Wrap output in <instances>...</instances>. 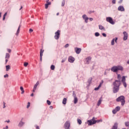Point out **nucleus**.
I'll return each mask as SVG.
<instances>
[{
  "mask_svg": "<svg viewBox=\"0 0 129 129\" xmlns=\"http://www.w3.org/2000/svg\"><path fill=\"white\" fill-rule=\"evenodd\" d=\"M48 6H49V5L47 4H45V9H48Z\"/></svg>",
  "mask_w": 129,
  "mask_h": 129,
  "instance_id": "09e8293b",
  "label": "nucleus"
},
{
  "mask_svg": "<svg viewBox=\"0 0 129 129\" xmlns=\"http://www.w3.org/2000/svg\"><path fill=\"white\" fill-rule=\"evenodd\" d=\"M122 70H123V68L121 66H115L112 67L111 69L112 72H114L115 73H116L117 71H122Z\"/></svg>",
  "mask_w": 129,
  "mask_h": 129,
  "instance_id": "f03ea898",
  "label": "nucleus"
},
{
  "mask_svg": "<svg viewBox=\"0 0 129 129\" xmlns=\"http://www.w3.org/2000/svg\"><path fill=\"white\" fill-rule=\"evenodd\" d=\"M50 69L51 70H55V66L51 65L50 67Z\"/></svg>",
  "mask_w": 129,
  "mask_h": 129,
  "instance_id": "cd10ccee",
  "label": "nucleus"
},
{
  "mask_svg": "<svg viewBox=\"0 0 129 129\" xmlns=\"http://www.w3.org/2000/svg\"><path fill=\"white\" fill-rule=\"evenodd\" d=\"M70 127V122L69 121H67L64 123V128L69 129Z\"/></svg>",
  "mask_w": 129,
  "mask_h": 129,
  "instance_id": "423d86ee",
  "label": "nucleus"
},
{
  "mask_svg": "<svg viewBox=\"0 0 129 129\" xmlns=\"http://www.w3.org/2000/svg\"><path fill=\"white\" fill-rule=\"evenodd\" d=\"M8 59H6V63H8Z\"/></svg>",
  "mask_w": 129,
  "mask_h": 129,
  "instance_id": "0e129e2a",
  "label": "nucleus"
},
{
  "mask_svg": "<svg viewBox=\"0 0 129 129\" xmlns=\"http://www.w3.org/2000/svg\"><path fill=\"white\" fill-rule=\"evenodd\" d=\"M89 20H90V21H93V18H90L89 19Z\"/></svg>",
  "mask_w": 129,
  "mask_h": 129,
  "instance_id": "bf43d9fd",
  "label": "nucleus"
},
{
  "mask_svg": "<svg viewBox=\"0 0 129 129\" xmlns=\"http://www.w3.org/2000/svg\"><path fill=\"white\" fill-rule=\"evenodd\" d=\"M7 78L9 77V75L6 74V75H5L4 76V78H7Z\"/></svg>",
  "mask_w": 129,
  "mask_h": 129,
  "instance_id": "8fccbe9b",
  "label": "nucleus"
},
{
  "mask_svg": "<svg viewBox=\"0 0 129 129\" xmlns=\"http://www.w3.org/2000/svg\"><path fill=\"white\" fill-rule=\"evenodd\" d=\"M68 47H69V44H67L65 45V48H68Z\"/></svg>",
  "mask_w": 129,
  "mask_h": 129,
  "instance_id": "603ef678",
  "label": "nucleus"
},
{
  "mask_svg": "<svg viewBox=\"0 0 129 129\" xmlns=\"http://www.w3.org/2000/svg\"><path fill=\"white\" fill-rule=\"evenodd\" d=\"M88 122L89 125H92L93 124V122L91 120H88Z\"/></svg>",
  "mask_w": 129,
  "mask_h": 129,
  "instance_id": "2eb2a0df",
  "label": "nucleus"
},
{
  "mask_svg": "<svg viewBox=\"0 0 129 129\" xmlns=\"http://www.w3.org/2000/svg\"><path fill=\"white\" fill-rule=\"evenodd\" d=\"M125 98L124 97V96H120L119 97H118L116 100L117 102H121V105L123 106V105H124V104L125 103Z\"/></svg>",
  "mask_w": 129,
  "mask_h": 129,
  "instance_id": "7ed1b4c3",
  "label": "nucleus"
},
{
  "mask_svg": "<svg viewBox=\"0 0 129 129\" xmlns=\"http://www.w3.org/2000/svg\"><path fill=\"white\" fill-rule=\"evenodd\" d=\"M120 77H121V76H120V75H117V79H120Z\"/></svg>",
  "mask_w": 129,
  "mask_h": 129,
  "instance_id": "de8ad7c7",
  "label": "nucleus"
},
{
  "mask_svg": "<svg viewBox=\"0 0 129 129\" xmlns=\"http://www.w3.org/2000/svg\"><path fill=\"white\" fill-rule=\"evenodd\" d=\"M102 36H103V37H106V34L102 33Z\"/></svg>",
  "mask_w": 129,
  "mask_h": 129,
  "instance_id": "6e6d98bb",
  "label": "nucleus"
},
{
  "mask_svg": "<svg viewBox=\"0 0 129 129\" xmlns=\"http://www.w3.org/2000/svg\"><path fill=\"white\" fill-rule=\"evenodd\" d=\"M32 32H33V29H29V33H32Z\"/></svg>",
  "mask_w": 129,
  "mask_h": 129,
  "instance_id": "4d7b16f0",
  "label": "nucleus"
},
{
  "mask_svg": "<svg viewBox=\"0 0 129 129\" xmlns=\"http://www.w3.org/2000/svg\"><path fill=\"white\" fill-rule=\"evenodd\" d=\"M50 108H51V109H52V108H53V106H50Z\"/></svg>",
  "mask_w": 129,
  "mask_h": 129,
  "instance_id": "338daca9",
  "label": "nucleus"
},
{
  "mask_svg": "<svg viewBox=\"0 0 129 129\" xmlns=\"http://www.w3.org/2000/svg\"><path fill=\"white\" fill-rule=\"evenodd\" d=\"M47 103L48 105H51V102L49 100H47Z\"/></svg>",
  "mask_w": 129,
  "mask_h": 129,
  "instance_id": "ea45409f",
  "label": "nucleus"
},
{
  "mask_svg": "<svg viewBox=\"0 0 129 129\" xmlns=\"http://www.w3.org/2000/svg\"><path fill=\"white\" fill-rule=\"evenodd\" d=\"M68 61L69 62H70V63H73L74 61H75V58L71 56L69 57Z\"/></svg>",
  "mask_w": 129,
  "mask_h": 129,
  "instance_id": "0eeeda50",
  "label": "nucleus"
},
{
  "mask_svg": "<svg viewBox=\"0 0 129 129\" xmlns=\"http://www.w3.org/2000/svg\"><path fill=\"white\" fill-rule=\"evenodd\" d=\"M99 30H103V31H105V28L101 25H99Z\"/></svg>",
  "mask_w": 129,
  "mask_h": 129,
  "instance_id": "ddd939ff",
  "label": "nucleus"
},
{
  "mask_svg": "<svg viewBox=\"0 0 129 129\" xmlns=\"http://www.w3.org/2000/svg\"><path fill=\"white\" fill-rule=\"evenodd\" d=\"M117 41V38L116 37V38H115V43H116Z\"/></svg>",
  "mask_w": 129,
  "mask_h": 129,
  "instance_id": "052dcab7",
  "label": "nucleus"
},
{
  "mask_svg": "<svg viewBox=\"0 0 129 129\" xmlns=\"http://www.w3.org/2000/svg\"><path fill=\"white\" fill-rule=\"evenodd\" d=\"M118 11H120L121 12H124V8H123V6H120L118 8Z\"/></svg>",
  "mask_w": 129,
  "mask_h": 129,
  "instance_id": "1a4fd4ad",
  "label": "nucleus"
},
{
  "mask_svg": "<svg viewBox=\"0 0 129 129\" xmlns=\"http://www.w3.org/2000/svg\"><path fill=\"white\" fill-rule=\"evenodd\" d=\"M21 30V25H19L18 29L17 31V32L16 33V36H19V34H20V31Z\"/></svg>",
  "mask_w": 129,
  "mask_h": 129,
  "instance_id": "f8f14e48",
  "label": "nucleus"
},
{
  "mask_svg": "<svg viewBox=\"0 0 129 129\" xmlns=\"http://www.w3.org/2000/svg\"><path fill=\"white\" fill-rule=\"evenodd\" d=\"M113 93H116L119 90V86H120V80H115L113 83Z\"/></svg>",
  "mask_w": 129,
  "mask_h": 129,
  "instance_id": "f257e3e1",
  "label": "nucleus"
},
{
  "mask_svg": "<svg viewBox=\"0 0 129 129\" xmlns=\"http://www.w3.org/2000/svg\"><path fill=\"white\" fill-rule=\"evenodd\" d=\"M8 15V13L6 12L3 16V21H5L6 20V17Z\"/></svg>",
  "mask_w": 129,
  "mask_h": 129,
  "instance_id": "a878e982",
  "label": "nucleus"
},
{
  "mask_svg": "<svg viewBox=\"0 0 129 129\" xmlns=\"http://www.w3.org/2000/svg\"><path fill=\"white\" fill-rule=\"evenodd\" d=\"M65 61H66V59H62L61 63H64V62H65Z\"/></svg>",
  "mask_w": 129,
  "mask_h": 129,
  "instance_id": "864d4df0",
  "label": "nucleus"
},
{
  "mask_svg": "<svg viewBox=\"0 0 129 129\" xmlns=\"http://www.w3.org/2000/svg\"><path fill=\"white\" fill-rule=\"evenodd\" d=\"M91 120H92V121H93V122L94 121H96V120H95V117H93L92 118V119Z\"/></svg>",
  "mask_w": 129,
  "mask_h": 129,
  "instance_id": "3c124183",
  "label": "nucleus"
},
{
  "mask_svg": "<svg viewBox=\"0 0 129 129\" xmlns=\"http://www.w3.org/2000/svg\"><path fill=\"white\" fill-rule=\"evenodd\" d=\"M30 102H28L27 104V108H29V107H30Z\"/></svg>",
  "mask_w": 129,
  "mask_h": 129,
  "instance_id": "a18cd8bd",
  "label": "nucleus"
},
{
  "mask_svg": "<svg viewBox=\"0 0 129 129\" xmlns=\"http://www.w3.org/2000/svg\"><path fill=\"white\" fill-rule=\"evenodd\" d=\"M31 96H34V93H32V94H31Z\"/></svg>",
  "mask_w": 129,
  "mask_h": 129,
  "instance_id": "69168bd1",
  "label": "nucleus"
},
{
  "mask_svg": "<svg viewBox=\"0 0 129 129\" xmlns=\"http://www.w3.org/2000/svg\"><path fill=\"white\" fill-rule=\"evenodd\" d=\"M44 53V49L40 50V56H43V54Z\"/></svg>",
  "mask_w": 129,
  "mask_h": 129,
  "instance_id": "393cba45",
  "label": "nucleus"
},
{
  "mask_svg": "<svg viewBox=\"0 0 129 129\" xmlns=\"http://www.w3.org/2000/svg\"><path fill=\"white\" fill-rule=\"evenodd\" d=\"M115 109L117 111H119V110H120V107L119 106H117L115 107Z\"/></svg>",
  "mask_w": 129,
  "mask_h": 129,
  "instance_id": "b1692460",
  "label": "nucleus"
},
{
  "mask_svg": "<svg viewBox=\"0 0 129 129\" xmlns=\"http://www.w3.org/2000/svg\"><path fill=\"white\" fill-rule=\"evenodd\" d=\"M100 87H101L100 86H98V87L95 88L94 89V90L97 91V90H98L99 89V88H100Z\"/></svg>",
  "mask_w": 129,
  "mask_h": 129,
  "instance_id": "72a5a7b5",
  "label": "nucleus"
},
{
  "mask_svg": "<svg viewBox=\"0 0 129 129\" xmlns=\"http://www.w3.org/2000/svg\"><path fill=\"white\" fill-rule=\"evenodd\" d=\"M7 50L9 52V53H11V52H12V50H11L10 49H8Z\"/></svg>",
  "mask_w": 129,
  "mask_h": 129,
  "instance_id": "5fc2aeb1",
  "label": "nucleus"
},
{
  "mask_svg": "<svg viewBox=\"0 0 129 129\" xmlns=\"http://www.w3.org/2000/svg\"><path fill=\"white\" fill-rule=\"evenodd\" d=\"M6 71H9L11 69V66L8 65L6 66Z\"/></svg>",
  "mask_w": 129,
  "mask_h": 129,
  "instance_id": "dca6fc26",
  "label": "nucleus"
},
{
  "mask_svg": "<svg viewBox=\"0 0 129 129\" xmlns=\"http://www.w3.org/2000/svg\"><path fill=\"white\" fill-rule=\"evenodd\" d=\"M122 82H125V76H123L122 78Z\"/></svg>",
  "mask_w": 129,
  "mask_h": 129,
  "instance_id": "bb28decb",
  "label": "nucleus"
},
{
  "mask_svg": "<svg viewBox=\"0 0 129 129\" xmlns=\"http://www.w3.org/2000/svg\"><path fill=\"white\" fill-rule=\"evenodd\" d=\"M62 7H64L65 6V1H63L61 4Z\"/></svg>",
  "mask_w": 129,
  "mask_h": 129,
  "instance_id": "37998d69",
  "label": "nucleus"
},
{
  "mask_svg": "<svg viewBox=\"0 0 129 129\" xmlns=\"http://www.w3.org/2000/svg\"><path fill=\"white\" fill-rule=\"evenodd\" d=\"M75 51L77 54H80V52H81V48H76Z\"/></svg>",
  "mask_w": 129,
  "mask_h": 129,
  "instance_id": "9d476101",
  "label": "nucleus"
},
{
  "mask_svg": "<svg viewBox=\"0 0 129 129\" xmlns=\"http://www.w3.org/2000/svg\"><path fill=\"white\" fill-rule=\"evenodd\" d=\"M46 3V4H47L48 6L51 5V2H49V0H47Z\"/></svg>",
  "mask_w": 129,
  "mask_h": 129,
  "instance_id": "a19ab883",
  "label": "nucleus"
},
{
  "mask_svg": "<svg viewBox=\"0 0 129 129\" xmlns=\"http://www.w3.org/2000/svg\"><path fill=\"white\" fill-rule=\"evenodd\" d=\"M42 56H40V62H42Z\"/></svg>",
  "mask_w": 129,
  "mask_h": 129,
  "instance_id": "e2e57ef3",
  "label": "nucleus"
},
{
  "mask_svg": "<svg viewBox=\"0 0 129 129\" xmlns=\"http://www.w3.org/2000/svg\"><path fill=\"white\" fill-rule=\"evenodd\" d=\"M35 85H36V86H38L39 85V81H37L36 84Z\"/></svg>",
  "mask_w": 129,
  "mask_h": 129,
  "instance_id": "13d9d810",
  "label": "nucleus"
},
{
  "mask_svg": "<svg viewBox=\"0 0 129 129\" xmlns=\"http://www.w3.org/2000/svg\"><path fill=\"white\" fill-rule=\"evenodd\" d=\"M115 39H114V38L112 40L111 43L112 46H113V45H114V41H115Z\"/></svg>",
  "mask_w": 129,
  "mask_h": 129,
  "instance_id": "7c9ffc66",
  "label": "nucleus"
},
{
  "mask_svg": "<svg viewBox=\"0 0 129 129\" xmlns=\"http://www.w3.org/2000/svg\"><path fill=\"white\" fill-rule=\"evenodd\" d=\"M112 129H117V123H115Z\"/></svg>",
  "mask_w": 129,
  "mask_h": 129,
  "instance_id": "4468645a",
  "label": "nucleus"
},
{
  "mask_svg": "<svg viewBox=\"0 0 129 129\" xmlns=\"http://www.w3.org/2000/svg\"><path fill=\"white\" fill-rule=\"evenodd\" d=\"M77 122L79 123V124H81V123H82V121H81L80 119H78Z\"/></svg>",
  "mask_w": 129,
  "mask_h": 129,
  "instance_id": "5701e85b",
  "label": "nucleus"
},
{
  "mask_svg": "<svg viewBox=\"0 0 129 129\" xmlns=\"http://www.w3.org/2000/svg\"><path fill=\"white\" fill-rule=\"evenodd\" d=\"M95 35L96 36V37H98L99 36V33L96 32Z\"/></svg>",
  "mask_w": 129,
  "mask_h": 129,
  "instance_id": "4c0bfd02",
  "label": "nucleus"
},
{
  "mask_svg": "<svg viewBox=\"0 0 129 129\" xmlns=\"http://www.w3.org/2000/svg\"><path fill=\"white\" fill-rule=\"evenodd\" d=\"M24 122L20 121L18 124V126H23V125H24Z\"/></svg>",
  "mask_w": 129,
  "mask_h": 129,
  "instance_id": "412c9836",
  "label": "nucleus"
},
{
  "mask_svg": "<svg viewBox=\"0 0 129 129\" xmlns=\"http://www.w3.org/2000/svg\"><path fill=\"white\" fill-rule=\"evenodd\" d=\"M86 18H88V17H87V16H86V15H84L83 16V19L86 20Z\"/></svg>",
  "mask_w": 129,
  "mask_h": 129,
  "instance_id": "c9c22d12",
  "label": "nucleus"
},
{
  "mask_svg": "<svg viewBox=\"0 0 129 129\" xmlns=\"http://www.w3.org/2000/svg\"><path fill=\"white\" fill-rule=\"evenodd\" d=\"M101 104V100H99L97 103L98 106H99Z\"/></svg>",
  "mask_w": 129,
  "mask_h": 129,
  "instance_id": "c756f323",
  "label": "nucleus"
},
{
  "mask_svg": "<svg viewBox=\"0 0 129 129\" xmlns=\"http://www.w3.org/2000/svg\"><path fill=\"white\" fill-rule=\"evenodd\" d=\"M77 102H78V99L76 97H74V103H75V104H76V103H77Z\"/></svg>",
  "mask_w": 129,
  "mask_h": 129,
  "instance_id": "a211bd4d",
  "label": "nucleus"
},
{
  "mask_svg": "<svg viewBox=\"0 0 129 129\" xmlns=\"http://www.w3.org/2000/svg\"><path fill=\"white\" fill-rule=\"evenodd\" d=\"M112 3L113 4H115V3H116V0H112Z\"/></svg>",
  "mask_w": 129,
  "mask_h": 129,
  "instance_id": "c03bdc74",
  "label": "nucleus"
},
{
  "mask_svg": "<svg viewBox=\"0 0 129 129\" xmlns=\"http://www.w3.org/2000/svg\"><path fill=\"white\" fill-rule=\"evenodd\" d=\"M67 103V99L66 98H63V100H62V104H66V103Z\"/></svg>",
  "mask_w": 129,
  "mask_h": 129,
  "instance_id": "f3484780",
  "label": "nucleus"
},
{
  "mask_svg": "<svg viewBox=\"0 0 129 129\" xmlns=\"http://www.w3.org/2000/svg\"><path fill=\"white\" fill-rule=\"evenodd\" d=\"M91 60V57L90 56L86 58V64H89V61Z\"/></svg>",
  "mask_w": 129,
  "mask_h": 129,
  "instance_id": "9b49d317",
  "label": "nucleus"
},
{
  "mask_svg": "<svg viewBox=\"0 0 129 129\" xmlns=\"http://www.w3.org/2000/svg\"><path fill=\"white\" fill-rule=\"evenodd\" d=\"M20 90H21V94H24L25 93V90H24V88L23 87H20Z\"/></svg>",
  "mask_w": 129,
  "mask_h": 129,
  "instance_id": "6ab92c4d",
  "label": "nucleus"
},
{
  "mask_svg": "<svg viewBox=\"0 0 129 129\" xmlns=\"http://www.w3.org/2000/svg\"><path fill=\"white\" fill-rule=\"evenodd\" d=\"M7 121V122H10V120H8L7 121Z\"/></svg>",
  "mask_w": 129,
  "mask_h": 129,
  "instance_id": "774afa93",
  "label": "nucleus"
},
{
  "mask_svg": "<svg viewBox=\"0 0 129 129\" xmlns=\"http://www.w3.org/2000/svg\"><path fill=\"white\" fill-rule=\"evenodd\" d=\"M92 81V78H90L89 80H88V82L89 83V84H91V81Z\"/></svg>",
  "mask_w": 129,
  "mask_h": 129,
  "instance_id": "f704fd0d",
  "label": "nucleus"
},
{
  "mask_svg": "<svg viewBox=\"0 0 129 129\" xmlns=\"http://www.w3.org/2000/svg\"><path fill=\"white\" fill-rule=\"evenodd\" d=\"M103 84V80L101 81V82L100 83L99 86H100V87H101V85H102Z\"/></svg>",
  "mask_w": 129,
  "mask_h": 129,
  "instance_id": "58836bf2",
  "label": "nucleus"
},
{
  "mask_svg": "<svg viewBox=\"0 0 129 129\" xmlns=\"http://www.w3.org/2000/svg\"><path fill=\"white\" fill-rule=\"evenodd\" d=\"M123 34L124 35L123 40L126 41V40H127V37H128L127 33H126V32L124 31L123 32Z\"/></svg>",
  "mask_w": 129,
  "mask_h": 129,
  "instance_id": "6e6552de",
  "label": "nucleus"
},
{
  "mask_svg": "<svg viewBox=\"0 0 129 129\" xmlns=\"http://www.w3.org/2000/svg\"><path fill=\"white\" fill-rule=\"evenodd\" d=\"M36 89H37V85H34L33 90V92H35V91H36Z\"/></svg>",
  "mask_w": 129,
  "mask_h": 129,
  "instance_id": "c85d7f7f",
  "label": "nucleus"
},
{
  "mask_svg": "<svg viewBox=\"0 0 129 129\" xmlns=\"http://www.w3.org/2000/svg\"><path fill=\"white\" fill-rule=\"evenodd\" d=\"M122 83H123V85L124 87L125 88L126 87V83H125V82H124Z\"/></svg>",
  "mask_w": 129,
  "mask_h": 129,
  "instance_id": "79ce46f5",
  "label": "nucleus"
},
{
  "mask_svg": "<svg viewBox=\"0 0 129 129\" xmlns=\"http://www.w3.org/2000/svg\"><path fill=\"white\" fill-rule=\"evenodd\" d=\"M106 20L107 22L111 24V25H114L115 23L111 17H107Z\"/></svg>",
  "mask_w": 129,
  "mask_h": 129,
  "instance_id": "39448f33",
  "label": "nucleus"
},
{
  "mask_svg": "<svg viewBox=\"0 0 129 129\" xmlns=\"http://www.w3.org/2000/svg\"><path fill=\"white\" fill-rule=\"evenodd\" d=\"M29 65V63L28 62H24V67H27V66H28Z\"/></svg>",
  "mask_w": 129,
  "mask_h": 129,
  "instance_id": "2f4dec72",
  "label": "nucleus"
},
{
  "mask_svg": "<svg viewBox=\"0 0 129 129\" xmlns=\"http://www.w3.org/2000/svg\"><path fill=\"white\" fill-rule=\"evenodd\" d=\"M88 18H86V19H85V22L86 23H88Z\"/></svg>",
  "mask_w": 129,
  "mask_h": 129,
  "instance_id": "49530a36",
  "label": "nucleus"
},
{
  "mask_svg": "<svg viewBox=\"0 0 129 129\" xmlns=\"http://www.w3.org/2000/svg\"><path fill=\"white\" fill-rule=\"evenodd\" d=\"M61 33V31L59 30H57L55 32L54 39L55 40H59V38H60V33Z\"/></svg>",
  "mask_w": 129,
  "mask_h": 129,
  "instance_id": "20e7f679",
  "label": "nucleus"
},
{
  "mask_svg": "<svg viewBox=\"0 0 129 129\" xmlns=\"http://www.w3.org/2000/svg\"><path fill=\"white\" fill-rule=\"evenodd\" d=\"M36 129H40V127H39V126H36Z\"/></svg>",
  "mask_w": 129,
  "mask_h": 129,
  "instance_id": "680f3d73",
  "label": "nucleus"
},
{
  "mask_svg": "<svg viewBox=\"0 0 129 129\" xmlns=\"http://www.w3.org/2000/svg\"><path fill=\"white\" fill-rule=\"evenodd\" d=\"M125 126H129V122H125Z\"/></svg>",
  "mask_w": 129,
  "mask_h": 129,
  "instance_id": "e433bc0d",
  "label": "nucleus"
},
{
  "mask_svg": "<svg viewBox=\"0 0 129 129\" xmlns=\"http://www.w3.org/2000/svg\"><path fill=\"white\" fill-rule=\"evenodd\" d=\"M6 59H10V54L9 53H6V56H5Z\"/></svg>",
  "mask_w": 129,
  "mask_h": 129,
  "instance_id": "4be33fe9",
  "label": "nucleus"
},
{
  "mask_svg": "<svg viewBox=\"0 0 129 129\" xmlns=\"http://www.w3.org/2000/svg\"><path fill=\"white\" fill-rule=\"evenodd\" d=\"M100 121H102V120H97L96 121H93V124H95V123H96V122H100Z\"/></svg>",
  "mask_w": 129,
  "mask_h": 129,
  "instance_id": "aec40b11",
  "label": "nucleus"
},
{
  "mask_svg": "<svg viewBox=\"0 0 129 129\" xmlns=\"http://www.w3.org/2000/svg\"><path fill=\"white\" fill-rule=\"evenodd\" d=\"M116 112H117V111L116 110H115V109L112 110V113H113V114H115Z\"/></svg>",
  "mask_w": 129,
  "mask_h": 129,
  "instance_id": "473e14b6",
  "label": "nucleus"
}]
</instances>
